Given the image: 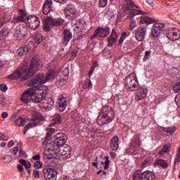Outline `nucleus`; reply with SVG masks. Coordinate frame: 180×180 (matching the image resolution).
<instances>
[{"label": "nucleus", "instance_id": "f257e3e1", "mask_svg": "<svg viewBox=\"0 0 180 180\" xmlns=\"http://www.w3.org/2000/svg\"><path fill=\"white\" fill-rule=\"evenodd\" d=\"M49 87L46 85L34 86L25 91L21 98L24 103L33 102L34 103H40L41 109L50 110L52 106H54V101L51 98H44L47 94Z\"/></svg>", "mask_w": 180, "mask_h": 180}, {"label": "nucleus", "instance_id": "f03ea898", "mask_svg": "<svg viewBox=\"0 0 180 180\" xmlns=\"http://www.w3.org/2000/svg\"><path fill=\"white\" fill-rule=\"evenodd\" d=\"M39 69V59L33 58L30 64V68L27 62H24L22 64L20 65L19 68L16 71L8 77L10 79H20L21 81H25L34 75L37 70Z\"/></svg>", "mask_w": 180, "mask_h": 180}, {"label": "nucleus", "instance_id": "7ed1b4c3", "mask_svg": "<svg viewBox=\"0 0 180 180\" xmlns=\"http://www.w3.org/2000/svg\"><path fill=\"white\" fill-rule=\"evenodd\" d=\"M123 9L126 12V13H129L131 16L130 20V30H134V27H136V20L133 19L134 16H137V15H143V12L141 11V8L139 6H136L134 2L131 0H124L123 1Z\"/></svg>", "mask_w": 180, "mask_h": 180}, {"label": "nucleus", "instance_id": "20e7f679", "mask_svg": "<svg viewBox=\"0 0 180 180\" xmlns=\"http://www.w3.org/2000/svg\"><path fill=\"white\" fill-rule=\"evenodd\" d=\"M102 111L103 113L100 114L97 119L98 126L109 124L115 119V111H113L112 108L105 105L103 107Z\"/></svg>", "mask_w": 180, "mask_h": 180}, {"label": "nucleus", "instance_id": "39448f33", "mask_svg": "<svg viewBox=\"0 0 180 180\" xmlns=\"http://www.w3.org/2000/svg\"><path fill=\"white\" fill-rule=\"evenodd\" d=\"M57 75H60V72L57 73L56 70H49L47 72L46 77L44 75L39 74L37 75L29 84L30 86L33 85H36V84H46L47 81H50V79H55Z\"/></svg>", "mask_w": 180, "mask_h": 180}, {"label": "nucleus", "instance_id": "423d86ee", "mask_svg": "<svg viewBox=\"0 0 180 180\" xmlns=\"http://www.w3.org/2000/svg\"><path fill=\"white\" fill-rule=\"evenodd\" d=\"M155 174L151 171L143 172L141 169L136 170L133 175V180H155Z\"/></svg>", "mask_w": 180, "mask_h": 180}, {"label": "nucleus", "instance_id": "0eeeda50", "mask_svg": "<svg viewBox=\"0 0 180 180\" xmlns=\"http://www.w3.org/2000/svg\"><path fill=\"white\" fill-rule=\"evenodd\" d=\"M43 120H44V117H43L40 112L37 111L34 112L32 120L24 128V133H27V130L29 129H33V127H36V126L39 124L40 122H43Z\"/></svg>", "mask_w": 180, "mask_h": 180}, {"label": "nucleus", "instance_id": "6e6552de", "mask_svg": "<svg viewBox=\"0 0 180 180\" xmlns=\"http://www.w3.org/2000/svg\"><path fill=\"white\" fill-rule=\"evenodd\" d=\"M43 147L44 148V155L47 157L49 160L52 158L53 155H56V145H53L51 141L45 140L43 143Z\"/></svg>", "mask_w": 180, "mask_h": 180}, {"label": "nucleus", "instance_id": "1a4fd4ad", "mask_svg": "<svg viewBox=\"0 0 180 180\" xmlns=\"http://www.w3.org/2000/svg\"><path fill=\"white\" fill-rule=\"evenodd\" d=\"M44 177L46 180H56L57 172L53 166H46L44 170Z\"/></svg>", "mask_w": 180, "mask_h": 180}, {"label": "nucleus", "instance_id": "9d476101", "mask_svg": "<svg viewBox=\"0 0 180 180\" xmlns=\"http://www.w3.org/2000/svg\"><path fill=\"white\" fill-rule=\"evenodd\" d=\"M165 24L161 22H155L153 24L151 29V36L153 39H160L161 32L164 30Z\"/></svg>", "mask_w": 180, "mask_h": 180}, {"label": "nucleus", "instance_id": "9b49d317", "mask_svg": "<svg viewBox=\"0 0 180 180\" xmlns=\"http://www.w3.org/2000/svg\"><path fill=\"white\" fill-rule=\"evenodd\" d=\"M125 85L129 89H134L139 86V79L135 74H130L126 77Z\"/></svg>", "mask_w": 180, "mask_h": 180}, {"label": "nucleus", "instance_id": "f8f14e48", "mask_svg": "<svg viewBox=\"0 0 180 180\" xmlns=\"http://www.w3.org/2000/svg\"><path fill=\"white\" fill-rule=\"evenodd\" d=\"M27 26L32 30H36L40 26V20L36 15H29L27 18Z\"/></svg>", "mask_w": 180, "mask_h": 180}, {"label": "nucleus", "instance_id": "ddd939ff", "mask_svg": "<svg viewBox=\"0 0 180 180\" xmlns=\"http://www.w3.org/2000/svg\"><path fill=\"white\" fill-rule=\"evenodd\" d=\"M55 141H51V144L53 146L57 145L58 146H63L65 143H67V136L64 133H58L54 136Z\"/></svg>", "mask_w": 180, "mask_h": 180}, {"label": "nucleus", "instance_id": "4468645a", "mask_svg": "<svg viewBox=\"0 0 180 180\" xmlns=\"http://www.w3.org/2000/svg\"><path fill=\"white\" fill-rule=\"evenodd\" d=\"M27 28L23 27V25H18L14 32L15 37L18 40H21V39H23V37L27 34Z\"/></svg>", "mask_w": 180, "mask_h": 180}, {"label": "nucleus", "instance_id": "2eb2a0df", "mask_svg": "<svg viewBox=\"0 0 180 180\" xmlns=\"http://www.w3.org/2000/svg\"><path fill=\"white\" fill-rule=\"evenodd\" d=\"M55 155L58 157V158H70L71 155H70V153H68L67 151H65V149L64 147L58 146V145L55 144Z\"/></svg>", "mask_w": 180, "mask_h": 180}, {"label": "nucleus", "instance_id": "dca6fc26", "mask_svg": "<svg viewBox=\"0 0 180 180\" xmlns=\"http://www.w3.org/2000/svg\"><path fill=\"white\" fill-rule=\"evenodd\" d=\"M147 36V27L144 26H140L137 28L135 34V37L137 41H143Z\"/></svg>", "mask_w": 180, "mask_h": 180}, {"label": "nucleus", "instance_id": "f3484780", "mask_svg": "<svg viewBox=\"0 0 180 180\" xmlns=\"http://www.w3.org/2000/svg\"><path fill=\"white\" fill-rule=\"evenodd\" d=\"M110 33V28L109 27H100L94 32L93 39H95L96 36L98 37H106Z\"/></svg>", "mask_w": 180, "mask_h": 180}, {"label": "nucleus", "instance_id": "a211bd4d", "mask_svg": "<svg viewBox=\"0 0 180 180\" xmlns=\"http://www.w3.org/2000/svg\"><path fill=\"white\" fill-rule=\"evenodd\" d=\"M120 36L119 33L116 32V30L113 29L110 37L108 39V47H112L113 44H115L117 41V39H119Z\"/></svg>", "mask_w": 180, "mask_h": 180}, {"label": "nucleus", "instance_id": "6ab92c4d", "mask_svg": "<svg viewBox=\"0 0 180 180\" xmlns=\"http://www.w3.org/2000/svg\"><path fill=\"white\" fill-rule=\"evenodd\" d=\"M58 110L60 112H64L67 109L68 103H67V99L63 96H60L58 100Z\"/></svg>", "mask_w": 180, "mask_h": 180}, {"label": "nucleus", "instance_id": "aec40b11", "mask_svg": "<svg viewBox=\"0 0 180 180\" xmlns=\"http://www.w3.org/2000/svg\"><path fill=\"white\" fill-rule=\"evenodd\" d=\"M65 13L67 19H75L77 18L75 16V8H74L73 6H68L65 11Z\"/></svg>", "mask_w": 180, "mask_h": 180}, {"label": "nucleus", "instance_id": "412c9836", "mask_svg": "<svg viewBox=\"0 0 180 180\" xmlns=\"http://www.w3.org/2000/svg\"><path fill=\"white\" fill-rule=\"evenodd\" d=\"M53 5L52 0H46L43 6V13L44 15H48L50 12H51V6Z\"/></svg>", "mask_w": 180, "mask_h": 180}, {"label": "nucleus", "instance_id": "4be33fe9", "mask_svg": "<svg viewBox=\"0 0 180 180\" xmlns=\"http://www.w3.org/2000/svg\"><path fill=\"white\" fill-rule=\"evenodd\" d=\"M54 27V23L53 21V18H48L45 20L44 23V29L45 32H50V30L53 29Z\"/></svg>", "mask_w": 180, "mask_h": 180}, {"label": "nucleus", "instance_id": "5701e85b", "mask_svg": "<svg viewBox=\"0 0 180 180\" xmlns=\"http://www.w3.org/2000/svg\"><path fill=\"white\" fill-rule=\"evenodd\" d=\"M110 148L112 151H117V148H119V137H117V136H115L112 138Z\"/></svg>", "mask_w": 180, "mask_h": 180}, {"label": "nucleus", "instance_id": "b1692460", "mask_svg": "<svg viewBox=\"0 0 180 180\" xmlns=\"http://www.w3.org/2000/svg\"><path fill=\"white\" fill-rule=\"evenodd\" d=\"M155 167H162V168L167 169L169 166L168 161L164 160L162 159L156 160L154 162Z\"/></svg>", "mask_w": 180, "mask_h": 180}, {"label": "nucleus", "instance_id": "393cba45", "mask_svg": "<svg viewBox=\"0 0 180 180\" xmlns=\"http://www.w3.org/2000/svg\"><path fill=\"white\" fill-rule=\"evenodd\" d=\"M19 16L16 17L14 20L15 23H19V22H26V14L23 10H20Z\"/></svg>", "mask_w": 180, "mask_h": 180}, {"label": "nucleus", "instance_id": "a878e982", "mask_svg": "<svg viewBox=\"0 0 180 180\" xmlns=\"http://www.w3.org/2000/svg\"><path fill=\"white\" fill-rule=\"evenodd\" d=\"M155 20L153 18H149L147 15H143L141 16L140 23H146L147 25H151L155 23Z\"/></svg>", "mask_w": 180, "mask_h": 180}, {"label": "nucleus", "instance_id": "bb28decb", "mask_svg": "<svg viewBox=\"0 0 180 180\" xmlns=\"http://www.w3.org/2000/svg\"><path fill=\"white\" fill-rule=\"evenodd\" d=\"M30 50V46H22L17 50V54L19 57H22L24 54H26Z\"/></svg>", "mask_w": 180, "mask_h": 180}, {"label": "nucleus", "instance_id": "cd10ccee", "mask_svg": "<svg viewBox=\"0 0 180 180\" xmlns=\"http://www.w3.org/2000/svg\"><path fill=\"white\" fill-rule=\"evenodd\" d=\"M167 37L171 41H175L179 39V36H178V33L176 32H170L167 34Z\"/></svg>", "mask_w": 180, "mask_h": 180}, {"label": "nucleus", "instance_id": "c85d7f7f", "mask_svg": "<svg viewBox=\"0 0 180 180\" xmlns=\"http://www.w3.org/2000/svg\"><path fill=\"white\" fill-rule=\"evenodd\" d=\"M63 34H64V40L65 41H70L71 39H72V32L68 29H65L63 31Z\"/></svg>", "mask_w": 180, "mask_h": 180}, {"label": "nucleus", "instance_id": "c756f323", "mask_svg": "<svg viewBox=\"0 0 180 180\" xmlns=\"http://www.w3.org/2000/svg\"><path fill=\"white\" fill-rule=\"evenodd\" d=\"M124 155H133L134 158H136L137 160H140V158H141V155H137V154L134 153V152H133V149H131V148H127L125 150Z\"/></svg>", "mask_w": 180, "mask_h": 180}, {"label": "nucleus", "instance_id": "7c9ffc66", "mask_svg": "<svg viewBox=\"0 0 180 180\" xmlns=\"http://www.w3.org/2000/svg\"><path fill=\"white\" fill-rule=\"evenodd\" d=\"M26 124V118L20 117L15 121V125L18 127H23Z\"/></svg>", "mask_w": 180, "mask_h": 180}, {"label": "nucleus", "instance_id": "2f4dec72", "mask_svg": "<svg viewBox=\"0 0 180 180\" xmlns=\"http://www.w3.org/2000/svg\"><path fill=\"white\" fill-rule=\"evenodd\" d=\"M136 92L141 95H143V96L147 97V94H148V89L146 86H142L138 87Z\"/></svg>", "mask_w": 180, "mask_h": 180}, {"label": "nucleus", "instance_id": "473e14b6", "mask_svg": "<svg viewBox=\"0 0 180 180\" xmlns=\"http://www.w3.org/2000/svg\"><path fill=\"white\" fill-rule=\"evenodd\" d=\"M56 132V129L54 128H48L46 129V138L45 140H47V141H51V136L54 134Z\"/></svg>", "mask_w": 180, "mask_h": 180}, {"label": "nucleus", "instance_id": "72a5a7b5", "mask_svg": "<svg viewBox=\"0 0 180 180\" xmlns=\"http://www.w3.org/2000/svg\"><path fill=\"white\" fill-rule=\"evenodd\" d=\"M65 72L63 74V75H64L63 78L60 79L59 82V84L60 85V86H64V85L67 84V75H68V68H65Z\"/></svg>", "mask_w": 180, "mask_h": 180}, {"label": "nucleus", "instance_id": "f704fd0d", "mask_svg": "<svg viewBox=\"0 0 180 180\" xmlns=\"http://www.w3.org/2000/svg\"><path fill=\"white\" fill-rule=\"evenodd\" d=\"M176 130V127H167V128H163L162 131H164L167 133V134H174Z\"/></svg>", "mask_w": 180, "mask_h": 180}, {"label": "nucleus", "instance_id": "c9c22d12", "mask_svg": "<svg viewBox=\"0 0 180 180\" xmlns=\"http://www.w3.org/2000/svg\"><path fill=\"white\" fill-rule=\"evenodd\" d=\"M34 41L37 44H40L43 41V35L41 34H35Z\"/></svg>", "mask_w": 180, "mask_h": 180}, {"label": "nucleus", "instance_id": "e433bc0d", "mask_svg": "<svg viewBox=\"0 0 180 180\" xmlns=\"http://www.w3.org/2000/svg\"><path fill=\"white\" fill-rule=\"evenodd\" d=\"M147 97L143 96V94H140V93H135V101L136 102H141V101H144Z\"/></svg>", "mask_w": 180, "mask_h": 180}, {"label": "nucleus", "instance_id": "4c0bfd02", "mask_svg": "<svg viewBox=\"0 0 180 180\" xmlns=\"http://www.w3.org/2000/svg\"><path fill=\"white\" fill-rule=\"evenodd\" d=\"M169 148H171V145L167 144L165 145L160 152H159V155H162V154H165V153H168L169 151Z\"/></svg>", "mask_w": 180, "mask_h": 180}, {"label": "nucleus", "instance_id": "58836bf2", "mask_svg": "<svg viewBox=\"0 0 180 180\" xmlns=\"http://www.w3.org/2000/svg\"><path fill=\"white\" fill-rule=\"evenodd\" d=\"M53 26H61V25L64 23V20L61 18H55V19H53Z\"/></svg>", "mask_w": 180, "mask_h": 180}, {"label": "nucleus", "instance_id": "ea45409f", "mask_svg": "<svg viewBox=\"0 0 180 180\" xmlns=\"http://www.w3.org/2000/svg\"><path fill=\"white\" fill-rule=\"evenodd\" d=\"M9 34V31L6 28H3L0 32V39H2L4 37H6Z\"/></svg>", "mask_w": 180, "mask_h": 180}, {"label": "nucleus", "instance_id": "a19ab883", "mask_svg": "<svg viewBox=\"0 0 180 180\" xmlns=\"http://www.w3.org/2000/svg\"><path fill=\"white\" fill-rule=\"evenodd\" d=\"M21 165H24V167H25V168H27V169H29V168H30V167H32V163H30V162L29 161H26V160H21L20 161Z\"/></svg>", "mask_w": 180, "mask_h": 180}, {"label": "nucleus", "instance_id": "79ce46f5", "mask_svg": "<svg viewBox=\"0 0 180 180\" xmlns=\"http://www.w3.org/2000/svg\"><path fill=\"white\" fill-rule=\"evenodd\" d=\"M105 162H101L102 165H105L104 169H109V164H110V162L109 161V157L105 156L104 158Z\"/></svg>", "mask_w": 180, "mask_h": 180}, {"label": "nucleus", "instance_id": "37998d69", "mask_svg": "<svg viewBox=\"0 0 180 180\" xmlns=\"http://www.w3.org/2000/svg\"><path fill=\"white\" fill-rule=\"evenodd\" d=\"M103 56L107 60L109 59V58H112V53L108 49H105L103 51Z\"/></svg>", "mask_w": 180, "mask_h": 180}, {"label": "nucleus", "instance_id": "c03bdc74", "mask_svg": "<svg viewBox=\"0 0 180 180\" xmlns=\"http://www.w3.org/2000/svg\"><path fill=\"white\" fill-rule=\"evenodd\" d=\"M53 120V124H57V123H60L61 122V116L60 115L56 114L54 115Z\"/></svg>", "mask_w": 180, "mask_h": 180}, {"label": "nucleus", "instance_id": "a18cd8bd", "mask_svg": "<svg viewBox=\"0 0 180 180\" xmlns=\"http://www.w3.org/2000/svg\"><path fill=\"white\" fill-rule=\"evenodd\" d=\"M4 164H9L12 161V156L11 155H6L3 158Z\"/></svg>", "mask_w": 180, "mask_h": 180}, {"label": "nucleus", "instance_id": "49530a36", "mask_svg": "<svg viewBox=\"0 0 180 180\" xmlns=\"http://www.w3.org/2000/svg\"><path fill=\"white\" fill-rule=\"evenodd\" d=\"M140 144V139L139 137H136L132 141L131 146L132 147H136V146H139Z\"/></svg>", "mask_w": 180, "mask_h": 180}, {"label": "nucleus", "instance_id": "de8ad7c7", "mask_svg": "<svg viewBox=\"0 0 180 180\" xmlns=\"http://www.w3.org/2000/svg\"><path fill=\"white\" fill-rule=\"evenodd\" d=\"M32 175L34 176L36 179H39L40 178V170L35 169L32 172Z\"/></svg>", "mask_w": 180, "mask_h": 180}, {"label": "nucleus", "instance_id": "09e8293b", "mask_svg": "<svg viewBox=\"0 0 180 180\" xmlns=\"http://www.w3.org/2000/svg\"><path fill=\"white\" fill-rule=\"evenodd\" d=\"M106 5H108V0H100L98 3V6H100V8H105Z\"/></svg>", "mask_w": 180, "mask_h": 180}, {"label": "nucleus", "instance_id": "8fccbe9b", "mask_svg": "<svg viewBox=\"0 0 180 180\" xmlns=\"http://www.w3.org/2000/svg\"><path fill=\"white\" fill-rule=\"evenodd\" d=\"M150 56H151V51H145V56L143 57V61L146 62L148 60Z\"/></svg>", "mask_w": 180, "mask_h": 180}, {"label": "nucleus", "instance_id": "3c124183", "mask_svg": "<svg viewBox=\"0 0 180 180\" xmlns=\"http://www.w3.org/2000/svg\"><path fill=\"white\" fill-rule=\"evenodd\" d=\"M173 89L176 94H178V92H180V82H177L176 85L174 86Z\"/></svg>", "mask_w": 180, "mask_h": 180}, {"label": "nucleus", "instance_id": "603ef678", "mask_svg": "<svg viewBox=\"0 0 180 180\" xmlns=\"http://www.w3.org/2000/svg\"><path fill=\"white\" fill-rule=\"evenodd\" d=\"M0 140L8 141V140H9V136H6L5 134H2V132H0Z\"/></svg>", "mask_w": 180, "mask_h": 180}, {"label": "nucleus", "instance_id": "864d4df0", "mask_svg": "<svg viewBox=\"0 0 180 180\" xmlns=\"http://www.w3.org/2000/svg\"><path fill=\"white\" fill-rule=\"evenodd\" d=\"M34 168L40 169V168H41V167H43V162H41L37 160V161L34 163Z\"/></svg>", "mask_w": 180, "mask_h": 180}, {"label": "nucleus", "instance_id": "5fc2aeb1", "mask_svg": "<svg viewBox=\"0 0 180 180\" xmlns=\"http://www.w3.org/2000/svg\"><path fill=\"white\" fill-rule=\"evenodd\" d=\"M0 89L2 92H6V91H8V86H6V84H1L0 85Z\"/></svg>", "mask_w": 180, "mask_h": 180}, {"label": "nucleus", "instance_id": "6e6d98bb", "mask_svg": "<svg viewBox=\"0 0 180 180\" xmlns=\"http://www.w3.org/2000/svg\"><path fill=\"white\" fill-rule=\"evenodd\" d=\"M6 101H5V98L4 97H1L0 98V106H1V108H4V106H6Z\"/></svg>", "mask_w": 180, "mask_h": 180}, {"label": "nucleus", "instance_id": "4d7b16f0", "mask_svg": "<svg viewBox=\"0 0 180 180\" xmlns=\"http://www.w3.org/2000/svg\"><path fill=\"white\" fill-rule=\"evenodd\" d=\"M126 34H127L126 32H124L121 35V37L120 38V41H119L120 44H122V43H123L124 41V39H126Z\"/></svg>", "mask_w": 180, "mask_h": 180}, {"label": "nucleus", "instance_id": "13d9d810", "mask_svg": "<svg viewBox=\"0 0 180 180\" xmlns=\"http://www.w3.org/2000/svg\"><path fill=\"white\" fill-rule=\"evenodd\" d=\"M174 101L177 105L180 108V94L176 96Z\"/></svg>", "mask_w": 180, "mask_h": 180}, {"label": "nucleus", "instance_id": "bf43d9fd", "mask_svg": "<svg viewBox=\"0 0 180 180\" xmlns=\"http://www.w3.org/2000/svg\"><path fill=\"white\" fill-rule=\"evenodd\" d=\"M176 162H180V148L179 149L177 155L174 160V164H176Z\"/></svg>", "mask_w": 180, "mask_h": 180}, {"label": "nucleus", "instance_id": "052dcab7", "mask_svg": "<svg viewBox=\"0 0 180 180\" xmlns=\"http://www.w3.org/2000/svg\"><path fill=\"white\" fill-rule=\"evenodd\" d=\"M13 146H15V141H13V140L10 141L8 143V147L11 148L13 147Z\"/></svg>", "mask_w": 180, "mask_h": 180}, {"label": "nucleus", "instance_id": "680f3d73", "mask_svg": "<svg viewBox=\"0 0 180 180\" xmlns=\"http://www.w3.org/2000/svg\"><path fill=\"white\" fill-rule=\"evenodd\" d=\"M161 101H162V98H155V103H156L157 105H158V103H161Z\"/></svg>", "mask_w": 180, "mask_h": 180}, {"label": "nucleus", "instance_id": "e2e57ef3", "mask_svg": "<svg viewBox=\"0 0 180 180\" xmlns=\"http://www.w3.org/2000/svg\"><path fill=\"white\" fill-rule=\"evenodd\" d=\"M147 4H148V5H150V6L153 7L155 6V4H154V1L153 0H148L146 1Z\"/></svg>", "mask_w": 180, "mask_h": 180}, {"label": "nucleus", "instance_id": "0e129e2a", "mask_svg": "<svg viewBox=\"0 0 180 180\" xmlns=\"http://www.w3.org/2000/svg\"><path fill=\"white\" fill-rule=\"evenodd\" d=\"M40 158H41L40 155H36L32 157V160H34V161H39Z\"/></svg>", "mask_w": 180, "mask_h": 180}, {"label": "nucleus", "instance_id": "69168bd1", "mask_svg": "<svg viewBox=\"0 0 180 180\" xmlns=\"http://www.w3.org/2000/svg\"><path fill=\"white\" fill-rule=\"evenodd\" d=\"M8 112H4L1 114V117L3 119H6V117H8Z\"/></svg>", "mask_w": 180, "mask_h": 180}, {"label": "nucleus", "instance_id": "338daca9", "mask_svg": "<svg viewBox=\"0 0 180 180\" xmlns=\"http://www.w3.org/2000/svg\"><path fill=\"white\" fill-rule=\"evenodd\" d=\"M68 0H55L56 2L58 4H67Z\"/></svg>", "mask_w": 180, "mask_h": 180}, {"label": "nucleus", "instance_id": "774afa93", "mask_svg": "<svg viewBox=\"0 0 180 180\" xmlns=\"http://www.w3.org/2000/svg\"><path fill=\"white\" fill-rule=\"evenodd\" d=\"M110 155L111 158H112V160H115V158H116V153H115L113 152H110Z\"/></svg>", "mask_w": 180, "mask_h": 180}]
</instances>
